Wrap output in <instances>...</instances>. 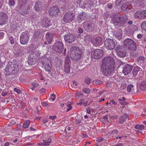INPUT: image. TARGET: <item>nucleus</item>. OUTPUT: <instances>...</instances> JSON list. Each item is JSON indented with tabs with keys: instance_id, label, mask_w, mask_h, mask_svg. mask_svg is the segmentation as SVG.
I'll use <instances>...</instances> for the list:
<instances>
[{
	"instance_id": "obj_51",
	"label": "nucleus",
	"mask_w": 146,
	"mask_h": 146,
	"mask_svg": "<svg viewBox=\"0 0 146 146\" xmlns=\"http://www.w3.org/2000/svg\"><path fill=\"white\" fill-rule=\"evenodd\" d=\"M84 100L83 98L81 99L80 100V103H78V105L81 106L82 104L83 103H84Z\"/></svg>"
},
{
	"instance_id": "obj_60",
	"label": "nucleus",
	"mask_w": 146,
	"mask_h": 146,
	"mask_svg": "<svg viewBox=\"0 0 146 146\" xmlns=\"http://www.w3.org/2000/svg\"><path fill=\"white\" fill-rule=\"evenodd\" d=\"M46 91V90L44 88H41L40 90V93H44Z\"/></svg>"
},
{
	"instance_id": "obj_56",
	"label": "nucleus",
	"mask_w": 146,
	"mask_h": 146,
	"mask_svg": "<svg viewBox=\"0 0 146 146\" xmlns=\"http://www.w3.org/2000/svg\"><path fill=\"white\" fill-rule=\"evenodd\" d=\"M113 20L115 23H118L119 18L116 17V18H115V17H114L113 19Z\"/></svg>"
},
{
	"instance_id": "obj_4",
	"label": "nucleus",
	"mask_w": 146,
	"mask_h": 146,
	"mask_svg": "<svg viewBox=\"0 0 146 146\" xmlns=\"http://www.w3.org/2000/svg\"><path fill=\"white\" fill-rule=\"evenodd\" d=\"M75 15L72 12L66 13L64 15L62 20L66 23H70L74 20Z\"/></svg>"
},
{
	"instance_id": "obj_30",
	"label": "nucleus",
	"mask_w": 146,
	"mask_h": 146,
	"mask_svg": "<svg viewBox=\"0 0 146 146\" xmlns=\"http://www.w3.org/2000/svg\"><path fill=\"white\" fill-rule=\"evenodd\" d=\"M141 11L136 12L134 15V17L135 18L141 19Z\"/></svg>"
},
{
	"instance_id": "obj_28",
	"label": "nucleus",
	"mask_w": 146,
	"mask_h": 146,
	"mask_svg": "<svg viewBox=\"0 0 146 146\" xmlns=\"http://www.w3.org/2000/svg\"><path fill=\"white\" fill-rule=\"evenodd\" d=\"M140 87L141 89L143 90H146V83L144 82H141L140 85Z\"/></svg>"
},
{
	"instance_id": "obj_20",
	"label": "nucleus",
	"mask_w": 146,
	"mask_h": 146,
	"mask_svg": "<svg viewBox=\"0 0 146 146\" xmlns=\"http://www.w3.org/2000/svg\"><path fill=\"white\" fill-rule=\"evenodd\" d=\"M30 7L29 6H26L23 8L22 10L21 11V14L22 15L24 16L25 15L28 13L29 11L30 10Z\"/></svg>"
},
{
	"instance_id": "obj_19",
	"label": "nucleus",
	"mask_w": 146,
	"mask_h": 146,
	"mask_svg": "<svg viewBox=\"0 0 146 146\" xmlns=\"http://www.w3.org/2000/svg\"><path fill=\"white\" fill-rule=\"evenodd\" d=\"M33 55H34V54H32L30 55L29 58L28 60V64L29 65H31L34 64L37 61V60L36 58H33Z\"/></svg>"
},
{
	"instance_id": "obj_47",
	"label": "nucleus",
	"mask_w": 146,
	"mask_h": 146,
	"mask_svg": "<svg viewBox=\"0 0 146 146\" xmlns=\"http://www.w3.org/2000/svg\"><path fill=\"white\" fill-rule=\"evenodd\" d=\"M9 4L10 6H13L15 4L14 0H9Z\"/></svg>"
},
{
	"instance_id": "obj_11",
	"label": "nucleus",
	"mask_w": 146,
	"mask_h": 146,
	"mask_svg": "<svg viewBox=\"0 0 146 146\" xmlns=\"http://www.w3.org/2000/svg\"><path fill=\"white\" fill-rule=\"evenodd\" d=\"M8 17L5 14L0 13V25H3L7 22Z\"/></svg>"
},
{
	"instance_id": "obj_36",
	"label": "nucleus",
	"mask_w": 146,
	"mask_h": 146,
	"mask_svg": "<svg viewBox=\"0 0 146 146\" xmlns=\"http://www.w3.org/2000/svg\"><path fill=\"white\" fill-rule=\"evenodd\" d=\"M102 83L103 82L102 81L99 80H94L92 82L93 84L95 85H99L102 84Z\"/></svg>"
},
{
	"instance_id": "obj_59",
	"label": "nucleus",
	"mask_w": 146,
	"mask_h": 146,
	"mask_svg": "<svg viewBox=\"0 0 146 146\" xmlns=\"http://www.w3.org/2000/svg\"><path fill=\"white\" fill-rule=\"evenodd\" d=\"M15 121H14L12 120L9 123V125L10 126H11L12 125H15Z\"/></svg>"
},
{
	"instance_id": "obj_58",
	"label": "nucleus",
	"mask_w": 146,
	"mask_h": 146,
	"mask_svg": "<svg viewBox=\"0 0 146 146\" xmlns=\"http://www.w3.org/2000/svg\"><path fill=\"white\" fill-rule=\"evenodd\" d=\"M8 94L7 91H3L1 93V95L3 96H5L6 95Z\"/></svg>"
},
{
	"instance_id": "obj_12",
	"label": "nucleus",
	"mask_w": 146,
	"mask_h": 146,
	"mask_svg": "<svg viewBox=\"0 0 146 146\" xmlns=\"http://www.w3.org/2000/svg\"><path fill=\"white\" fill-rule=\"evenodd\" d=\"M52 25L51 20L48 17L43 18L41 22V25L43 27L47 28Z\"/></svg>"
},
{
	"instance_id": "obj_40",
	"label": "nucleus",
	"mask_w": 146,
	"mask_h": 146,
	"mask_svg": "<svg viewBox=\"0 0 146 146\" xmlns=\"http://www.w3.org/2000/svg\"><path fill=\"white\" fill-rule=\"evenodd\" d=\"M141 19H143L146 17V10H143L141 11Z\"/></svg>"
},
{
	"instance_id": "obj_64",
	"label": "nucleus",
	"mask_w": 146,
	"mask_h": 146,
	"mask_svg": "<svg viewBox=\"0 0 146 146\" xmlns=\"http://www.w3.org/2000/svg\"><path fill=\"white\" fill-rule=\"evenodd\" d=\"M42 105L43 107H46L48 105L47 103L43 102L42 103Z\"/></svg>"
},
{
	"instance_id": "obj_6",
	"label": "nucleus",
	"mask_w": 146,
	"mask_h": 146,
	"mask_svg": "<svg viewBox=\"0 0 146 146\" xmlns=\"http://www.w3.org/2000/svg\"><path fill=\"white\" fill-rule=\"evenodd\" d=\"M17 61L16 60H13L11 62L8 63L5 70L9 72H12L15 70V68L17 66Z\"/></svg>"
},
{
	"instance_id": "obj_29",
	"label": "nucleus",
	"mask_w": 146,
	"mask_h": 146,
	"mask_svg": "<svg viewBox=\"0 0 146 146\" xmlns=\"http://www.w3.org/2000/svg\"><path fill=\"white\" fill-rule=\"evenodd\" d=\"M141 69L138 67H135L133 71V74L134 76H136L138 74V72H139Z\"/></svg>"
},
{
	"instance_id": "obj_54",
	"label": "nucleus",
	"mask_w": 146,
	"mask_h": 146,
	"mask_svg": "<svg viewBox=\"0 0 146 146\" xmlns=\"http://www.w3.org/2000/svg\"><path fill=\"white\" fill-rule=\"evenodd\" d=\"M56 98V96L54 94H52V96H51V99L53 101H54L55 100Z\"/></svg>"
},
{
	"instance_id": "obj_18",
	"label": "nucleus",
	"mask_w": 146,
	"mask_h": 146,
	"mask_svg": "<svg viewBox=\"0 0 146 146\" xmlns=\"http://www.w3.org/2000/svg\"><path fill=\"white\" fill-rule=\"evenodd\" d=\"M132 7V5L128 3L124 4L121 7L122 11L128 10L130 9Z\"/></svg>"
},
{
	"instance_id": "obj_35",
	"label": "nucleus",
	"mask_w": 146,
	"mask_h": 146,
	"mask_svg": "<svg viewBox=\"0 0 146 146\" xmlns=\"http://www.w3.org/2000/svg\"><path fill=\"white\" fill-rule=\"evenodd\" d=\"M127 84L125 82L123 81L120 84V88L121 90H123L125 89L126 87Z\"/></svg>"
},
{
	"instance_id": "obj_3",
	"label": "nucleus",
	"mask_w": 146,
	"mask_h": 146,
	"mask_svg": "<svg viewBox=\"0 0 146 146\" xmlns=\"http://www.w3.org/2000/svg\"><path fill=\"white\" fill-rule=\"evenodd\" d=\"M124 47L129 50L135 51L136 49V43L131 38H127L123 42Z\"/></svg>"
},
{
	"instance_id": "obj_43",
	"label": "nucleus",
	"mask_w": 146,
	"mask_h": 146,
	"mask_svg": "<svg viewBox=\"0 0 146 146\" xmlns=\"http://www.w3.org/2000/svg\"><path fill=\"white\" fill-rule=\"evenodd\" d=\"M92 81V80L88 77H86L85 80V83L88 84H89Z\"/></svg>"
},
{
	"instance_id": "obj_53",
	"label": "nucleus",
	"mask_w": 146,
	"mask_h": 146,
	"mask_svg": "<svg viewBox=\"0 0 146 146\" xmlns=\"http://www.w3.org/2000/svg\"><path fill=\"white\" fill-rule=\"evenodd\" d=\"M9 40L10 41V42L11 44H13L14 43V41L13 40V38L12 37V36H11L9 38Z\"/></svg>"
},
{
	"instance_id": "obj_16",
	"label": "nucleus",
	"mask_w": 146,
	"mask_h": 146,
	"mask_svg": "<svg viewBox=\"0 0 146 146\" xmlns=\"http://www.w3.org/2000/svg\"><path fill=\"white\" fill-rule=\"evenodd\" d=\"M132 69V66L127 64L123 68V72L125 75H127L131 72Z\"/></svg>"
},
{
	"instance_id": "obj_8",
	"label": "nucleus",
	"mask_w": 146,
	"mask_h": 146,
	"mask_svg": "<svg viewBox=\"0 0 146 146\" xmlns=\"http://www.w3.org/2000/svg\"><path fill=\"white\" fill-rule=\"evenodd\" d=\"M104 45L105 47L107 49L112 50L115 48V44L112 39L107 38L105 41Z\"/></svg>"
},
{
	"instance_id": "obj_39",
	"label": "nucleus",
	"mask_w": 146,
	"mask_h": 146,
	"mask_svg": "<svg viewBox=\"0 0 146 146\" xmlns=\"http://www.w3.org/2000/svg\"><path fill=\"white\" fill-rule=\"evenodd\" d=\"M101 121L104 123H107L108 122V119L107 116H105L104 117L101 119Z\"/></svg>"
},
{
	"instance_id": "obj_13",
	"label": "nucleus",
	"mask_w": 146,
	"mask_h": 146,
	"mask_svg": "<svg viewBox=\"0 0 146 146\" xmlns=\"http://www.w3.org/2000/svg\"><path fill=\"white\" fill-rule=\"evenodd\" d=\"M59 12V9L58 7L54 6L51 7L49 10V14L52 16H56Z\"/></svg>"
},
{
	"instance_id": "obj_23",
	"label": "nucleus",
	"mask_w": 146,
	"mask_h": 146,
	"mask_svg": "<svg viewBox=\"0 0 146 146\" xmlns=\"http://www.w3.org/2000/svg\"><path fill=\"white\" fill-rule=\"evenodd\" d=\"M127 19L126 15H124L121 17H119V23L121 24H124L126 22Z\"/></svg>"
},
{
	"instance_id": "obj_15",
	"label": "nucleus",
	"mask_w": 146,
	"mask_h": 146,
	"mask_svg": "<svg viewBox=\"0 0 146 146\" xmlns=\"http://www.w3.org/2000/svg\"><path fill=\"white\" fill-rule=\"evenodd\" d=\"M64 39L68 43H72L74 40L75 37L71 33H68L64 36Z\"/></svg>"
},
{
	"instance_id": "obj_21",
	"label": "nucleus",
	"mask_w": 146,
	"mask_h": 146,
	"mask_svg": "<svg viewBox=\"0 0 146 146\" xmlns=\"http://www.w3.org/2000/svg\"><path fill=\"white\" fill-rule=\"evenodd\" d=\"M102 39L100 37H97L92 40V42L94 44H99L101 42Z\"/></svg>"
},
{
	"instance_id": "obj_63",
	"label": "nucleus",
	"mask_w": 146,
	"mask_h": 146,
	"mask_svg": "<svg viewBox=\"0 0 146 146\" xmlns=\"http://www.w3.org/2000/svg\"><path fill=\"white\" fill-rule=\"evenodd\" d=\"M87 112L89 114L91 113V108H86Z\"/></svg>"
},
{
	"instance_id": "obj_57",
	"label": "nucleus",
	"mask_w": 146,
	"mask_h": 146,
	"mask_svg": "<svg viewBox=\"0 0 146 146\" xmlns=\"http://www.w3.org/2000/svg\"><path fill=\"white\" fill-rule=\"evenodd\" d=\"M40 33L39 31H37L35 32V36L37 37L39 35H40Z\"/></svg>"
},
{
	"instance_id": "obj_32",
	"label": "nucleus",
	"mask_w": 146,
	"mask_h": 146,
	"mask_svg": "<svg viewBox=\"0 0 146 146\" xmlns=\"http://www.w3.org/2000/svg\"><path fill=\"white\" fill-rule=\"evenodd\" d=\"M31 85L32 86L31 89L33 91H34L35 89V88L37 87L39 85L38 83L36 82H33L31 83Z\"/></svg>"
},
{
	"instance_id": "obj_61",
	"label": "nucleus",
	"mask_w": 146,
	"mask_h": 146,
	"mask_svg": "<svg viewBox=\"0 0 146 146\" xmlns=\"http://www.w3.org/2000/svg\"><path fill=\"white\" fill-rule=\"evenodd\" d=\"M56 116V115L50 116L49 118L52 120H54L55 119Z\"/></svg>"
},
{
	"instance_id": "obj_10",
	"label": "nucleus",
	"mask_w": 146,
	"mask_h": 146,
	"mask_svg": "<svg viewBox=\"0 0 146 146\" xmlns=\"http://www.w3.org/2000/svg\"><path fill=\"white\" fill-rule=\"evenodd\" d=\"M103 55L102 50L99 49H96L93 53L92 54V57L95 59H98L100 58Z\"/></svg>"
},
{
	"instance_id": "obj_49",
	"label": "nucleus",
	"mask_w": 146,
	"mask_h": 146,
	"mask_svg": "<svg viewBox=\"0 0 146 146\" xmlns=\"http://www.w3.org/2000/svg\"><path fill=\"white\" fill-rule=\"evenodd\" d=\"M14 91L16 92L18 94H20L22 93V91L20 89L15 88L14 89Z\"/></svg>"
},
{
	"instance_id": "obj_37",
	"label": "nucleus",
	"mask_w": 146,
	"mask_h": 146,
	"mask_svg": "<svg viewBox=\"0 0 146 146\" xmlns=\"http://www.w3.org/2000/svg\"><path fill=\"white\" fill-rule=\"evenodd\" d=\"M135 128L137 129L143 130L144 129V126L142 125H137L135 126Z\"/></svg>"
},
{
	"instance_id": "obj_9",
	"label": "nucleus",
	"mask_w": 146,
	"mask_h": 146,
	"mask_svg": "<svg viewBox=\"0 0 146 146\" xmlns=\"http://www.w3.org/2000/svg\"><path fill=\"white\" fill-rule=\"evenodd\" d=\"M83 27L85 30L88 32H91L94 30V25L90 21L85 22L83 23Z\"/></svg>"
},
{
	"instance_id": "obj_24",
	"label": "nucleus",
	"mask_w": 146,
	"mask_h": 146,
	"mask_svg": "<svg viewBox=\"0 0 146 146\" xmlns=\"http://www.w3.org/2000/svg\"><path fill=\"white\" fill-rule=\"evenodd\" d=\"M119 104L122 105V108L124 107V105L127 104L125 101V98L124 97H120L119 98Z\"/></svg>"
},
{
	"instance_id": "obj_5",
	"label": "nucleus",
	"mask_w": 146,
	"mask_h": 146,
	"mask_svg": "<svg viewBox=\"0 0 146 146\" xmlns=\"http://www.w3.org/2000/svg\"><path fill=\"white\" fill-rule=\"evenodd\" d=\"M30 36L27 31L22 32L20 37V42L22 45H25L27 44L29 40Z\"/></svg>"
},
{
	"instance_id": "obj_62",
	"label": "nucleus",
	"mask_w": 146,
	"mask_h": 146,
	"mask_svg": "<svg viewBox=\"0 0 146 146\" xmlns=\"http://www.w3.org/2000/svg\"><path fill=\"white\" fill-rule=\"evenodd\" d=\"M78 33H82L83 32V30L81 28H79L78 29Z\"/></svg>"
},
{
	"instance_id": "obj_27",
	"label": "nucleus",
	"mask_w": 146,
	"mask_h": 146,
	"mask_svg": "<svg viewBox=\"0 0 146 146\" xmlns=\"http://www.w3.org/2000/svg\"><path fill=\"white\" fill-rule=\"evenodd\" d=\"M127 117V115H124L119 118V123H121L125 122Z\"/></svg>"
},
{
	"instance_id": "obj_17",
	"label": "nucleus",
	"mask_w": 146,
	"mask_h": 146,
	"mask_svg": "<svg viewBox=\"0 0 146 146\" xmlns=\"http://www.w3.org/2000/svg\"><path fill=\"white\" fill-rule=\"evenodd\" d=\"M87 15L84 12L80 13L77 17V20L79 23H80L86 18Z\"/></svg>"
},
{
	"instance_id": "obj_1",
	"label": "nucleus",
	"mask_w": 146,
	"mask_h": 146,
	"mask_svg": "<svg viewBox=\"0 0 146 146\" xmlns=\"http://www.w3.org/2000/svg\"><path fill=\"white\" fill-rule=\"evenodd\" d=\"M115 64V62L112 57L108 56L104 58L101 67L103 74L107 76L110 75L114 70Z\"/></svg>"
},
{
	"instance_id": "obj_14",
	"label": "nucleus",
	"mask_w": 146,
	"mask_h": 146,
	"mask_svg": "<svg viewBox=\"0 0 146 146\" xmlns=\"http://www.w3.org/2000/svg\"><path fill=\"white\" fill-rule=\"evenodd\" d=\"M42 64L44 66L45 70L46 71L50 72L51 70L52 64L50 60H48L45 62H42Z\"/></svg>"
},
{
	"instance_id": "obj_48",
	"label": "nucleus",
	"mask_w": 146,
	"mask_h": 146,
	"mask_svg": "<svg viewBox=\"0 0 146 146\" xmlns=\"http://www.w3.org/2000/svg\"><path fill=\"white\" fill-rule=\"evenodd\" d=\"M66 112H68L70 110L72 109V106H71L70 104H68L66 106Z\"/></svg>"
},
{
	"instance_id": "obj_31",
	"label": "nucleus",
	"mask_w": 146,
	"mask_h": 146,
	"mask_svg": "<svg viewBox=\"0 0 146 146\" xmlns=\"http://www.w3.org/2000/svg\"><path fill=\"white\" fill-rule=\"evenodd\" d=\"M30 124V123L29 120L25 121L23 123V127L25 129H27L29 126Z\"/></svg>"
},
{
	"instance_id": "obj_42",
	"label": "nucleus",
	"mask_w": 146,
	"mask_h": 146,
	"mask_svg": "<svg viewBox=\"0 0 146 146\" xmlns=\"http://www.w3.org/2000/svg\"><path fill=\"white\" fill-rule=\"evenodd\" d=\"M141 28L143 30L146 31V21L143 22L141 25Z\"/></svg>"
},
{
	"instance_id": "obj_7",
	"label": "nucleus",
	"mask_w": 146,
	"mask_h": 146,
	"mask_svg": "<svg viewBox=\"0 0 146 146\" xmlns=\"http://www.w3.org/2000/svg\"><path fill=\"white\" fill-rule=\"evenodd\" d=\"M63 48V44L60 41L55 42L52 47V49L58 53L62 52Z\"/></svg>"
},
{
	"instance_id": "obj_33",
	"label": "nucleus",
	"mask_w": 146,
	"mask_h": 146,
	"mask_svg": "<svg viewBox=\"0 0 146 146\" xmlns=\"http://www.w3.org/2000/svg\"><path fill=\"white\" fill-rule=\"evenodd\" d=\"M70 66L69 64H65L64 66V72L66 73L69 74L70 73Z\"/></svg>"
},
{
	"instance_id": "obj_34",
	"label": "nucleus",
	"mask_w": 146,
	"mask_h": 146,
	"mask_svg": "<svg viewBox=\"0 0 146 146\" xmlns=\"http://www.w3.org/2000/svg\"><path fill=\"white\" fill-rule=\"evenodd\" d=\"M83 94L81 92H77L75 95V97L77 99H78L79 97L83 96Z\"/></svg>"
},
{
	"instance_id": "obj_22",
	"label": "nucleus",
	"mask_w": 146,
	"mask_h": 146,
	"mask_svg": "<svg viewBox=\"0 0 146 146\" xmlns=\"http://www.w3.org/2000/svg\"><path fill=\"white\" fill-rule=\"evenodd\" d=\"M35 8L36 11H40L42 10V5L40 2L36 3L35 6Z\"/></svg>"
},
{
	"instance_id": "obj_55",
	"label": "nucleus",
	"mask_w": 146,
	"mask_h": 146,
	"mask_svg": "<svg viewBox=\"0 0 146 146\" xmlns=\"http://www.w3.org/2000/svg\"><path fill=\"white\" fill-rule=\"evenodd\" d=\"M48 121V118H44L43 119L42 121V123L44 124L46 123H47Z\"/></svg>"
},
{
	"instance_id": "obj_46",
	"label": "nucleus",
	"mask_w": 146,
	"mask_h": 146,
	"mask_svg": "<svg viewBox=\"0 0 146 146\" xmlns=\"http://www.w3.org/2000/svg\"><path fill=\"white\" fill-rule=\"evenodd\" d=\"M118 133V131L117 129H114L112 131L111 135L112 137H115Z\"/></svg>"
},
{
	"instance_id": "obj_44",
	"label": "nucleus",
	"mask_w": 146,
	"mask_h": 146,
	"mask_svg": "<svg viewBox=\"0 0 146 146\" xmlns=\"http://www.w3.org/2000/svg\"><path fill=\"white\" fill-rule=\"evenodd\" d=\"M126 54V52L124 51H120L119 52V56L121 57H125Z\"/></svg>"
},
{
	"instance_id": "obj_2",
	"label": "nucleus",
	"mask_w": 146,
	"mask_h": 146,
	"mask_svg": "<svg viewBox=\"0 0 146 146\" xmlns=\"http://www.w3.org/2000/svg\"><path fill=\"white\" fill-rule=\"evenodd\" d=\"M70 56L74 61H78L80 60L82 56L81 50L79 47L73 46L70 49Z\"/></svg>"
},
{
	"instance_id": "obj_45",
	"label": "nucleus",
	"mask_w": 146,
	"mask_h": 146,
	"mask_svg": "<svg viewBox=\"0 0 146 146\" xmlns=\"http://www.w3.org/2000/svg\"><path fill=\"white\" fill-rule=\"evenodd\" d=\"M78 86V84L76 81H73L72 83L71 84V86L73 88H77Z\"/></svg>"
},
{
	"instance_id": "obj_52",
	"label": "nucleus",
	"mask_w": 146,
	"mask_h": 146,
	"mask_svg": "<svg viewBox=\"0 0 146 146\" xmlns=\"http://www.w3.org/2000/svg\"><path fill=\"white\" fill-rule=\"evenodd\" d=\"M51 140L50 139H48V141H47L45 140L44 141V142L45 143V144L46 145H48L49 144V143H50L51 142Z\"/></svg>"
},
{
	"instance_id": "obj_26",
	"label": "nucleus",
	"mask_w": 146,
	"mask_h": 146,
	"mask_svg": "<svg viewBox=\"0 0 146 146\" xmlns=\"http://www.w3.org/2000/svg\"><path fill=\"white\" fill-rule=\"evenodd\" d=\"M46 38L49 42H50L52 39V36L51 34L47 33L46 34Z\"/></svg>"
},
{
	"instance_id": "obj_50",
	"label": "nucleus",
	"mask_w": 146,
	"mask_h": 146,
	"mask_svg": "<svg viewBox=\"0 0 146 146\" xmlns=\"http://www.w3.org/2000/svg\"><path fill=\"white\" fill-rule=\"evenodd\" d=\"M113 37L114 38H116L117 40L119 39V34L117 33H115L113 34Z\"/></svg>"
},
{
	"instance_id": "obj_38",
	"label": "nucleus",
	"mask_w": 146,
	"mask_h": 146,
	"mask_svg": "<svg viewBox=\"0 0 146 146\" xmlns=\"http://www.w3.org/2000/svg\"><path fill=\"white\" fill-rule=\"evenodd\" d=\"M82 91L84 93L89 94L90 93L91 90L89 88H84L83 89Z\"/></svg>"
},
{
	"instance_id": "obj_25",
	"label": "nucleus",
	"mask_w": 146,
	"mask_h": 146,
	"mask_svg": "<svg viewBox=\"0 0 146 146\" xmlns=\"http://www.w3.org/2000/svg\"><path fill=\"white\" fill-rule=\"evenodd\" d=\"M127 90L128 92H131L133 93L134 92L133 86L132 84L129 85L127 87Z\"/></svg>"
},
{
	"instance_id": "obj_41",
	"label": "nucleus",
	"mask_w": 146,
	"mask_h": 146,
	"mask_svg": "<svg viewBox=\"0 0 146 146\" xmlns=\"http://www.w3.org/2000/svg\"><path fill=\"white\" fill-rule=\"evenodd\" d=\"M70 62V60L69 56H66L65 58V64H69Z\"/></svg>"
}]
</instances>
